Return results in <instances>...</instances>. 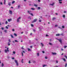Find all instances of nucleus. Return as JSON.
<instances>
[{
    "label": "nucleus",
    "mask_w": 67,
    "mask_h": 67,
    "mask_svg": "<svg viewBox=\"0 0 67 67\" xmlns=\"http://www.w3.org/2000/svg\"><path fill=\"white\" fill-rule=\"evenodd\" d=\"M46 36H47V37H48V36H49V35H48L47 34V35H46Z\"/></svg>",
    "instance_id": "nucleus-48"
},
{
    "label": "nucleus",
    "mask_w": 67,
    "mask_h": 67,
    "mask_svg": "<svg viewBox=\"0 0 67 67\" xmlns=\"http://www.w3.org/2000/svg\"><path fill=\"white\" fill-rule=\"evenodd\" d=\"M1 29H2V30H4V28L3 27H2Z\"/></svg>",
    "instance_id": "nucleus-50"
},
{
    "label": "nucleus",
    "mask_w": 67,
    "mask_h": 67,
    "mask_svg": "<svg viewBox=\"0 0 67 67\" xmlns=\"http://www.w3.org/2000/svg\"><path fill=\"white\" fill-rule=\"evenodd\" d=\"M20 5H18V8L19 9L20 8Z\"/></svg>",
    "instance_id": "nucleus-40"
},
{
    "label": "nucleus",
    "mask_w": 67,
    "mask_h": 67,
    "mask_svg": "<svg viewBox=\"0 0 67 67\" xmlns=\"http://www.w3.org/2000/svg\"><path fill=\"white\" fill-rule=\"evenodd\" d=\"M23 47H24L23 46L21 48V49H24V48H23Z\"/></svg>",
    "instance_id": "nucleus-19"
},
{
    "label": "nucleus",
    "mask_w": 67,
    "mask_h": 67,
    "mask_svg": "<svg viewBox=\"0 0 67 67\" xmlns=\"http://www.w3.org/2000/svg\"><path fill=\"white\" fill-rule=\"evenodd\" d=\"M42 53H43V54H44V53H45V52L44 51H43Z\"/></svg>",
    "instance_id": "nucleus-59"
},
{
    "label": "nucleus",
    "mask_w": 67,
    "mask_h": 67,
    "mask_svg": "<svg viewBox=\"0 0 67 67\" xmlns=\"http://www.w3.org/2000/svg\"><path fill=\"white\" fill-rule=\"evenodd\" d=\"M8 46H10V43H9V42H8Z\"/></svg>",
    "instance_id": "nucleus-47"
},
{
    "label": "nucleus",
    "mask_w": 67,
    "mask_h": 67,
    "mask_svg": "<svg viewBox=\"0 0 67 67\" xmlns=\"http://www.w3.org/2000/svg\"><path fill=\"white\" fill-rule=\"evenodd\" d=\"M41 45H42V46H44V44H43V43H41Z\"/></svg>",
    "instance_id": "nucleus-21"
},
{
    "label": "nucleus",
    "mask_w": 67,
    "mask_h": 67,
    "mask_svg": "<svg viewBox=\"0 0 67 67\" xmlns=\"http://www.w3.org/2000/svg\"><path fill=\"white\" fill-rule=\"evenodd\" d=\"M39 22H41V20H39Z\"/></svg>",
    "instance_id": "nucleus-61"
},
{
    "label": "nucleus",
    "mask_w": 67,
    "mask_h": 67,
    "mask_svg": "<svg viewBox=\"0 0 67 67\" xmlns=\"http://www.w3.org/2000/svg\"><path fill=\"white\" fill-rule=\"evenodd\" d=\"M34 6H35V7H37V5L36 4H34Z\"/></svg>",
    "instance_id": "nucleus-26"
},
{
    "label": "nucleus",
    "mask_w": 67,
    "mask_h": 67,
    "mask_svg": "<svg viewBox=\"0 0 67 67\" xmlns=\"http://www.w3.org/2000/svg\"><path fill=\"white\" fill-rule=\"evenodd\" d=\"M8 50H9V48L8 47L7 48V50L8 51Z\"/></svg>",
    "instance_id": "nucleus-57"
},
{
    "label": "nucleus",
    "mask_w": 67,
    "mask_h": 67,
    "mask_svg": "<svg viewBox=\"0 0 67 67\" xmlns=\"http://www.w3.org/2000/svg\"><path fill=\"white\" fill-rule=\"evenodd\" d=\"M15 31V30L14 29H12V31Z\"/></svg>",
    "instance_id": "nucleus-55"
},
{
    "label": "nucleus",
    "mask_w": 67,
    "mask_h": 67,
    "mask_svg": "<svg viewBox=\"0 0 67 67\" xmlns=\"http://www.w3.org/2000/svg\"><path fill=\"white\" fill-rule=\"evenodd\" d=\"M22 57L23 56V52H22Z\"/></svg>",
    "instance_id": "nucleus-49"
},
{
    "label": "nucleus",
    "mask_w": 67,
    "mask_h": 67,
    "mask_svg": "<svg viewBox=\"0 0 67 67\" xmlns=\"http://www.w3.org/2000/svg\"><path fill=\"white\" fill-rule=\"evenodd\" d=\"M10 35L12 38H14V37H13V35Z\"/></svg>",
    "instance_id": "nucleus-17"
},
{
    "label": "nucleus",
    "mask_w": 67,
    "mask_h": 67,
    "mask_svg": "<svg viewBox=\"0 0 67 67\" xmlns=\"http://www.w3.org/2000/svg\"><path fill=\"white\" fill-rule=\"evenodd\" d=\"M61 35H62V36H64V35L63 34H61Z\"/></svg>",
    "instance_id": "nucleus-54"
},
{
    "label": "nucleus",
    "mask_w": 67,
    "mask_h": 67,
    "mask_svg": "<svg viewBox=\"0 0 67 67\" xmlns=\"http://www.w3.org/2000/svg\"><path fill=\"white\" fill-rule=\"evenodd\" d=\"M56 62L57 63H58V61H57Z\"/></svg>",
    "instance_id": "nucleus-62"
},
{
    "label": "nucleus",
    "mask_w": 67,
    "mask_h": 67,
    "mask_svg": "<svg viewBox=\"0 0 67 67\" xmlns=\"http://www.w3.org/2000/svg\"><path fill=\"white\" fill-rule=\"evenodd\" d=\"M63 60L64 61V62H66V59L65 58L63 59Z\"/></svg>",
    "instance_id": "nucleus-20"
},
{
    "label": "nucleus",
    "mask_w": 67,
    "mask_h": 67,
    "mask_svg": "<svg viewBox=\"0 0 67 67\" xmlns=\"http://www.w3.org/2000/svg\"><path fill=\"white\" fill-rule=\"evenodd\" d=\"M8 5H11V2H10L8 3Z\"/></svg>",
    "instance_id": "nucleus-13"
},
{
    "label": "nucleus",
    "mask_w": 67,
    "mask_h": 67,
    "mask_svg": "<svg viewBox=\"0 0 67 67\" xmlns=\"http://www.w3.org/2000/svg\"><path fill=\"white\" fill-rule=\"evenodd\" d=\"M3 66H4V64H3V63H2V67H3Z\"/></svg>",
    "instance_id": "nucleus-15"
},
{
    "label": "nucleus",
    "mask_w": 67,
    "mask_h": 67,
    "mask_svg": "<svg viewBox=\"0 0 67 67\" xmlns=\"http://www.w3.org/2000/svg\"><path fill=\"white\" fill-rule=\"evenodd\" d=\"M54 3H53L52 4H50L51 5L53 6L54 5Z\"/></svg>",
    "instance_id": "nucleus-14"
},
{
    "label": "nucleus",
    "mask_w": 67,
    "mask_h": 67,
    "mask_svg": "<svg viewBox=\"0 0 67 67\" xmlns=\"http://www.w3.org/2000/svg\"><path fill=\"white\" fill-rule=\"evenodd\" d=\"M56 18H53L52 19V21H54L55 20H56Z\"/></svg>",
    "instance_id": "nucleus-8"
},
{
    "label": "nucleus",
    "mask_w": 67,
    "mask_h": 67,
    "mask_svg": "<svg viewBox=\"0 0 67 67\" xmlns=\"http://www.w3.org/2000/svg\"><path fill=\"white\" fill-rule=\"evenodd\" d=\"M62 28H63V29H64V28H65V26H62Z\"/></svg>",
    "instance_id": "nucleus-41"
},
{
    "label": "nucleus",
    "mask_w": 67,
    "mask_h": 67,
    "mask_svg": "<svg viewBox=\"0 0 67 67\" xmlns=\"http://www.w3.org/2000/svg\"><path fill=\"white\" fill-rule=\"evenodd\" d=\"M13 53L14 54H15V51H14L13 52Z\"/></svg>",
    "instance_id": "nucleus-33"
},
{
    "label": "nucleus",
    "mask_w": 67,
    "mask_h": 67,
    "mask_svg": "<svg viewBox=\"0 0 67 67\" xmlns=\"http://www.w3.org/2000/svg\"><path fill=\"white\" fill-rule=\"evenodd\" d=\"M0 4H1V5H2V4H2V3L1 2Z\"/></svg>",
    "instance_id": "nucleus-45"
},
{
    "label": "nucleus",
    "mask_w": 67,
    "mask_h": 67,
    "mask_svg": "<svg viewBox=\"0 0 67 67\" xmlns=\"http://www.w3.org/2000/svg\"><path fill=\"white\" fill-rule=\"evenodd\" d=\"M33 31L34 32H36V30H35L34 29H33Z\"/></svg>",
    "instance_id": "nucleus-12"
},
{
    "label": "nucleus",
    "mask_w": 67,
    "mask_h": 67,
    "mask_svg": "<svg viewBox=\"0 0 67 67\" xmlns=\"http://www.w3.org/2000/svg\"><path fill=\"white\" fill-rule=\"evenodd\" d=\"M52 54L53 55H57V53H55V52H52Z\"/></svg>",
    "instance_id": "nucleus-6"
},
{
    "label": "nucleus",
    "mask_w": 67,
    "mask_h": 67,
    "mask_svg": "<svg viewBox=\"0 0 67 67\" xmlns=\"http://www.w3.org/2000/svg\"><path fill=\"white\" fill-rule=\"evenodd\" d=\"M27 12L28 13H29V14H30V13L31 12V11H27Z\"/></svg>",
    "instance_id": "nucleus-9"
},
{
    "label": "nucleus",
    "mask_w": 67,
    "mask_h": 67,
    "mask_svg": "<svg viewBox=\"0 0 67 67\" xmlns=\"http://www.w3.org/2000/svg\"><path fill=\"white\" fill-rule=\"evenodd\" d=\"M15 42H19V41H18L17 40H15Z\"/></svg>",
    "instance_id": "nucleus-35"
},
{
    "label": "nucleus",
    "mask_w": 67,
    "mask_h": 67,
    "mask_svg": "<svg viewBox=\"0 0 67 67\" xmlns=\"http://www.w3.org/2000/svg\"><path fill=\"white\" fill-rule=\"evenodd\" d=\"M31 10H35V9L33 8H31Z\"/></svg>",
    "instance_id": "nucleus-28"
},
{
    "label": "nucleus",
    "mask_w": 67,
    "mask_h": 67,
    "mask_svg": "<svg viewBox=\"0 0 67 67\" xmlns=\"http://www.w3.org/2000/svg\"><path fill=\"white\" fill-rule=\"evenodd\" d=\"M67 46H64V48H66V47H67Z\"/></svg>",
    "instance_id": "nucleus-43"
},
{
    "label": "nucleus",
    "mask_w": 67,
    "mask_h": 67,
    "mask_svg": "<svg viewBox=\"0 0 67 67\" xmlns=\"http://www.w3.org/2000/svg\"><path fill=\"white\" fill-rule=\"evenodd\" d=\"M5 24H8V21H5Z\"/></svg>",
    "instance_id": "nucleus-23"
},
{
    "label": "nucleus",
    "mask_w": 67,
    "mask_h": 67,
    "mask_svg": "<svg viewBox=\"0 0 67 67\" xmlns=\"http://www.w3.org/2000/svg\"><path fill=\"white\" fill-rule=\"evenodd\" d=\"M58 27L59 28V29H60L62 30V28H61L60 27Z\"/></svg>",
    "instance_id": "nucleus-46"
},
{
    "label": "nucleus",
    "mask_w": 67,
    "mask_h": 67,
    "mask_svg": "<svg viewBox=\"0 0 67 67\" xmlns=\"http://www.w3.org/2000/svg\"><path fill=\"white\" fill-rule=\"evenodd\" d=\"M38 29H40V30L42 29H43V26H40V27H38Z\"/></svg>",
    "instance_id": "nucleus-4"
},
{
    "label": "nucleus",
    "mask_w": 67,
    "mask_h": 67,
    "mask_svg": "<svg viewBox=\"0 0 67 67\" xmlns=\"http://www.w3.org/2000/svg\"><path fill=\"white\" fill-rule=\"evenodd\" d=\"M56 36H59V35H60V34H56Z\"/></svg>",
    "instance_id": "nucleus-18"
},
{
    "label": "nucleus",
    "mask_w": 67,
    "mask_h": 67,
    "mask_svg": "<svg viewBox=\"0 0 67 67\" xmlns=\"http://www.w3.org/2000/svg\"><path fill=\"white\" fill-rule=\"evenodd\" d=\"M31 26H32V27H33L34 26L32 24H31Z\"/></svg>",
    "instance_id": "nucleus-44"
},
{
    "label": "nucleus",
    "mask_w": 67,
    "mask_h": 67,
    "mask_svg": "<svg viewBox=\"0 0 67 67\" xmlns=\"http://www.w3.org/2000/svg\"><path fill=\"white\" fill-rule=\"evenodd\" d=\"M37 55L38 56H39V53H37Z\"/></svg>",
    "instance_id": "nucleus-52"
},
{
    "label": "nucleus",
    "mask_w": 67,
    "mask_h": 67,
    "mask_svg": "<svg viewBox=\"0 0 67 67\" xmlns=\"http://www.w3.org/2000/svg\"><path fill=\"white\" fill-rule=\"evenodd\" d=\"M5 52L6 53H7V49H5Z\"/></svg>",
    "instance_id": "nucleus-24"
},
{
    "label": "nucleus",
    "mask_w": 67,
    "mask_h": 67,
    "mask_svg": "<svg viewBox=\"0 0 67 67\" xmlns=\"http://www.w3.org/2000/svg\"><path fill=\"white\" fill-rule=\"evenodd\" d=\"M12 20V19H8V22H10V21H11Z\"/></svg>",
    "instance_id": "nucleus-10"
},
{
    "label": "nucleus",
    "mask_w": 67,
    "mask_h": 67,
    "mask_svg": "<svg viewBox=\"0 0 67 67\" xmlns=\"http://www.w3.org/2000/svg\"><path fill=\"white\" fill-rule=\"evenodd\" d=\"M4 4H5V0H4Z\"/></svg>",
    "instance_id": "nucleus-42"
},
{
    "label": "nucleus",
    "mask_w": 67,
    "mask_h": 67,
    "mask_svg": "<svg viewBox=\"0 0 67 67\" xmlns=\"http://www.w3.org/2000/svg\"><path fill=\"white\" fill-rule=\"evenodd\" d=\"M37 19H35L33 21H32V23H34V22H36V21H37Z\"/></svg>",
    "instance_id": "nucleus-2"
},
{
    "label": "nucleus",
    "mask_w": 67,
    "mask_h": 67,
    "mask_svg": "<svg viewBox=\"0 0 67 67\" xmlns=\"http://www.w3.org/2000/svg\"><path fill=\"white\" fill-rule=\"evenodd\" d=\"M40 9H41V7H38V10H40Z\"/></svg>",
    "instance_id": "nucleus-16"
},
{
    "label": "nucleus",
    "mask_w": 67,
    "mask_h": 67,
    "mask_svg": "<svg viewBox=\"0 0 67 67\" xmlns=\"http://www.w3.org/2000/svg\"><path fill=\"white\" fill-rule=\"evenodd\" d=\"M9 12V13L10 14H12V11L10 10Z\"/></svg>",
    "instance_id": "nucleus-7"
},
{
    "label": "nucleus",
    "mask_w": 67,
    "mask_h": 67,
    "mask_svg": "<svg viewBox=\"0 0 67 67\" xmlns=\"http://www.w3.org/2000/svg\"><path fill=\"white\" fill-rule=\"evenodd\" d=\"M12 59H14V58L12 57Z\"/></svg>",
    "instance_id": "nucleus-56"
},
{
    "label": "nucleus",
    "mask_w": 67,
    "mask_h": 67,
    "mask_svg": "<svg viewBox=\"0 0 67 67\" xmlns=\"http://www.w3.org/2000/svg\"><path fill=\"white\" fill-rule=\"evenodd\" d=\"M67 63L65 64V67H67Z\"/></svg>",
    "instance_id": "nucleus-25"
},
{
    "label": "nucleus",
    "mask_w": 67,
    "mask_h": 67,
    "mask_svg": "<svg viewBox=\"0 0 67 67\" xmlns=\"http://www.w3.org/2000/svg\"><path fill=\"white\" fill-rule=\"evenodd\" d=\"M45 66H46V65L44 64L43 65V66H42L43 67H45Z\"/></svg>",
    "instance_id": "nucleus-39"
},
{
    "label": "nucleus",
    "mask_w": 67,
    "mask_h": 67,
    "mask_svg": "<svg viewBox=\"0 0 67 67\" xmlns=\"http://www.w3.org/2000/svg\"><path fill=\"white\" fill-rule=\"evenodd\" d=\"M4 32H5V33H7V30H5L4 31Z\"/></svg>",
    "instance_id": "nucleus-37"
},
{
    "label": "nucleus",
    "mask_w": 67,
    "mask_h": 67,
    "mask_svg": "<svg viewBox=\"0 0 67 67\" xmlns=\"http://www.w3.org/2000/svg\"><path fill=\"white\" fill-rule=\"evenodd\" d=\"M59 2H60V1H62V0H59Z\"/></svg>",
    "instance_id": "nucleus-53"
},
{
    "label": "nucleus",
    "mask_w": 67,
    "mask_h": 67,
    "mask_svg": "<svg viewBox=\"0 0 67 67\" xmlns=\"http://www.w3.org/2000/svg\"><path fill=\"white\" fill-rule=\"evenodd\" d=\"M15 3V1H13L12 2V4H13V3Z\"/></svg>",
    "instance_id": "nucleus-29"
},
{
    "label": "nucleus",
    "mask_w": 67,
    "mask_h": 67,
    "mask_svg": "<svg viewBox=\"0 0 67 67\" xmlns=\"http://www.w3.org/2000/svg\"><path fill=\"white\" fill-rule=\"evenodd\" d=\"M28 49L29 52L30 51H31V49H30L28 48Z\"/></svg>",
    "instance_id": "nucleus-30"
},
{
    "label": "nucleus",
    "mask_w": 67,
    "mask_h": 67,
    "mask_svg": "<svg viewBox=\"0 0 67 67\" xmlns=\"http://www.w3.org/2000/svg\"><path fill=\"white\" fill-rule=\"evenodd\" d=\"M64 57L67 59V56L66 55H64Z\"/></svg>",
    "instance_id": "nucleus-31"
},
{
    "label": "nucleus",
    "mask_w": 67,
    "mask_h": 67,
    "mask_svg": "<svg viewBox=\"0 0 67 67\" xmlns=\"http://www.w3.org/2000/svg\"><path fill=\"white\" fill-rule=\"evenodd\" d=\"M57 40L59 41L60 42H62V40L61 39H57Z\"/></svg>",
    "instance_id": "nucleus-5"
},
{
    "label": "nucleus",
    "mask_w": 67,
    "mask_h": 67,
    "mask_svg": "<svg viewBox=\"0 0 67 67\" xmlns=\"http://www.w3.org/2000/svg\"><path fill=\"white\" fill-rule=\"evenodd\" d=\"M30 48H32V46H30Z\"/></svg>",
    "instance_id": "nucleus-64"
},
{
    "label": "nucleus",
    "mask_w": 67,
    "mask_h": 67,
    "mask_svg": "<svg viewBox=\"0 0 67 67\" xmlns=\"http://www.w3.org/2000/svg\"><path fill=\"white\" fill-rule=\"evenodd\" d=\"M49 44L50 45H52V43H51L49 42Z\"/></svg>",
    "instance_id": "nucleus-38"
},
{
    "label": "nucleus",
    "mask_w": 67,
    "mask_h": 67,
    "mask_svg": "<svg viewBox=\"0 0 67 67\" xmlns=\"http://www.w3.org/2000/svg\"><path fill=\"white\" fill-rule=\"evenodd\" d=\"M33 63H36V62L35 61V60L33 61Z\"/></svg>",
    "instance_id": "nucleus-27"
},
{
    "label": "nucleus",
    "mask_w": 67,
    "mask_h": 67,
    "mask_svg": "<svg viewBox=\"0 0 67 67\" xmlns=\"http://www.w3.org/2000/svg\"><path fill=\"white\" fill-rule=\"evenodd\" d=\"M38 2H40V0H38Z\"/></svg>",
    "instance_id": "nucleus-58"
},
{
    "label": "nucleus",
    "mask_w": 67,
    "mask_h": 67,
    "mask_svg": "<svg viewBox=\"0 0 67 67\" xmlns=\"http://www.w3.org/2000/svg\"><path fill=\"white\" fill-rule=\"evenodd\" d=\"M59 3H62V2H59Z\"/></svg>",
    "instance_id": "nucleus-63"
},
{
    "label": "nucleus",
    "mask_w": 67,
    "mask_h": 67,
    "mask_svg": "<svg viewBox=\"0 0 67 67\" xmlns=\"http://www.w3.org/2000/svg\"><path fill=\"white\" fill-rule=\"evenodd\" d=\"M31 15H32V16H34L33 14V13H31L30 14Z\"/></svg>",
    "instance_id": "nucleus-22"
},
{
    "label": "nucleus",
    "mask_w": 67,
    "mask_h": 67,
    "mask_svg": "<svg viewBox=\"0 0 67 67\" xmlns=\"http://www.w3.org/2000/svg\"><path fill=\"white\" fill-rule=\"evenodd\" d=\"M19 19H21V17H19V18H18V19H17V22H20V20H19Z\"/></svg>",
    "instance_id": "nucleus-3"
},
{
    "label": "nucleus",
    "mask_w": 67,
    "mask_h": 67,
    "mask_svg": "<svg viewBox=\"0 0 67 67\" xmlns=\"http://www.w3.org/2000/svg\"><path fill=\"white\" fill-rule=\"evenodd\" d=\"M57 26H58L57 25H56L55 26V27H57Z\"/></svg>",
    "instance_id": "nucleus-34"
},
{
    "label": "nucleus",
    "mask_w": 67,
    "mask_h": 67,
    "mask_svg": "<svg viewBox=\"0 0 67 67\" xmlns=\"http://www.w3.org/2000/svg\"><path fill=\"white\" fill-rule=\"evenodd\" d=\"M29 64H30V63H31V61L29 60Z\"/></svg>",
    "instance_id": "nucleus-51"
},
{
    "label": "nucleus",
    "mask_w": 67,
    "mask_h": 67,
    "mask_svg": "<svg viewBox=\"0 0 67 67\" xmlns=\"http://www.w3.org/2000/svg\"><path fill=\"white\" fill-rule=\"evenodd\" d=\"M63 18H65V15H63Z\"/></svg>",
    "instance_id": "nucleus-32"
},
{
    "label": "nucleus",
    "mask_w": 67,
    "mask_h": 67,
    "mask_svg": "<svg viewBox=\"0 0 67 67\" xmlns=\"http://www.w3.org/2000/svg\"><path fill=\"white\" fill-rule=\"evenodd\" d=\"M35 40L36 41H38V40L37 39L35 38Z\"/></svg>",
    "instance_id": "nucleus-60"
},
{
    "label": "nucleus",
    "mask_w": 67,
    "mask_h": 67,
    "mask_svg": "<svg viewBox=\"0 0 67 67\" xmlns=\"http://www.w3.org/2000/svg\"><path fill=\"white\" fill-rule=\"evenodd\" d=\"M5 27L6 29H8L9 28H8V27L7 26H6Z\"/></svg>",
    "instance_id": "nucleus-36"
},
{
    "label": "nucleus",
    "mask_w": 67,
    "mask_h": 67,
    "mask_svg": "<svg viewBox=\"0 0 67 67\" xmlns=\"http://www.w3.org/2000/svg\"><path fill=\"white\" fill-rule=\"evenodd\" d=\"M14 61L15 62V63H16V66H19V63H18V61H17V60H15Z\"/></svg>",
    "instance_id": "nucleus-1"
},
{
    "label": "nucleus",
    "mask_w": 67,
    "mask_h": 67,
    "mask_svg": "<svg viewBox=\"0 0 67 67\" xmlns=\"http://www.w3.org/2000/svg\"><path fill=\"white\" fill-rule=\"evenodd\" d=\"M14 35L15 36H17V35H16V33H14Z\"/></svg>",
    "instance_id": "nucleus-11"
}]
</instances>
